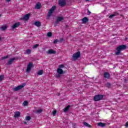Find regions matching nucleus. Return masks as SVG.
Masks as SVG:
<instances>
[{
    "mask_svg": "<svg viewBox=\"0 0 128 128\" xmlns=\"http://www.w3.org/2000/svg\"><path fill=\"white\" fill-rule=\"evenodd\" d=\"M126 49V45H120L116 48L117 52H116V56L120 55V52L122 50H124Z\"/></svg>",
    "mask_w": 128,
    "mask_h": 128,
    "instance_id": "1",
    "label": "nucleus"
},
{
    "mask_svg": "<svg viewBox=\"0 0 128 128\" xmlns=\"http://www.w3.org/2000/svg\"><path fill=\"white\" fill-rule=\"evenodd\" d=\"M80 56V52L78 51L75 52L72 56V60H76Z\"/></svg>",
    "mask_w": 128,
    "mask_h": 128,
    "instance_id": "2",
    "label": "nucleus"
},
{
    "mask_svg": "<svg viewBox=\"0 0 128 128\" xmlns=\"http://www.w3.org/2000/svg\"><path fill=\"white\" fill-rule=\"evenodd\" d=\"M102 98H104V96L102 94H98L94 96V102H100V100H102Z\"/></svg>",
    "mask_w": 128,
    "mask_h": 128,
    "instance_id": "3",
    "label": "nucleus"
},
{
    "mask_svg": "<svg viewBox=\"0 0 128 128\" xmlns=\"http://www.w3.org/2000/svg\"><path fill=\"white\" fill-rule=\"evenodd\" d=\"M54 10H56V6H53L52 8L50 10L48 11V14H47V16L48 18H50L52 16V12L54 11Z\"/></svg>",
    "mask_w": 128,
    "mask_h": 128,
    "instance_id": "4",
    "label": "nucleus"
},
{
    "mask_svg": "<svg viewBox=\"0 0 128 128\" xmlns=\"http://www.w3.org/2000/svg\"><path fill=\"white\" fill-rule=\"evenodd\" d=\"M18 60V57H15V58H10L8 60V62L6 64H7V66H10V64H12L14 63V60Z\"/></svg>",
    "mask_w": 128,
    "mask_h": 128,
    "instance_id": "5",
    "label": "nucleus"
},
{
    "mask_svg": "<svg viewBox=\"0 0 128 128\" xmlns=\"http://www.w3.org/2000/svg\"><path fill=\"white\" fill-rule=\"evenodd\" d=\"M26 86V84H23L22 85H20L17 87L13 88V90L14 92H18V90H22L24 86Z\"/></svg>",
    "mask_w": 128,
    "mask_h": 128,
    "instance_id": "6",
    "label": "nucleus"
},
{
    "mask_svg": "<svg viewBox=\"0 0 128 128\" xmlns=\"http://www.w3.org/2000/svg\"><path fill=\"white\" fill-rule=\"evenodd\" d=\"M64 20V18L62 16H58L56 18V21L55 22V24H60V22H62V20Z\"/></svg>",
    "mask_w": 128,
    "mask_h": 128,
    "instance_id": "7",
    "label": "nucleus"
},
{
    "mask_svg": "<svg viewBox=\"0 0 128 128\" xmlns=\"http://www.w3.org/2000/svg\"><path fill=\"white\" fill-rule=\"evenodd\" d=\"M32 68V62H30L27 66V68L26 70V72H30Z\"/></svg>",
    "mask_w": 128,
    "mask_h": 128,
    "instance_id": "8",
    "label": "nucleus"
},
{
    "mask_svg": "<svg viewBox=\"0 0 128 128\" xmlns=\"http://www.w3.org/2000/svg\"><path fill=\"white\" fill-rule=\"evenodd\" d=\"M104 78L106 80H110V74L108 72H104Z\"/></svg>",
    "mask_w": 128,
    "mask_h": 128,
    "instance_id": "9",
    "label": "nucleus"
},
{
    "mask_svg": "<svg viewBox=\"0 0 128 128\" xmlns=\"http://www.w3.org/2000/svg\"><path fill=\"white\" fill-rule=\"evenodd\" d=\"M58 4L60 6H64L66 5V0H59Z\"/></svg>",
    "mask_w": 128,
    "mask_h": 128,
    "instance_id": "10",
    "label": "nucleus"
},
{
    "mask_svg": "<svg viewBox=\"0 0 128 128\" xmlns=\"http://www.w3.org/2000/svg\"><path fill=\"white\" fill-rule=\"evenodd\" d=\"M30 16V14H28L22 18V20H28Z\"/></svg>",
    "mask_w": 128,
    "mask_h": 128,
    "instance_id": "11",
    "label": "nucleus"
},
{
    "mask_svg": "<svg viewBox=\"0 0 128 128\" xmlns=\"http://www.w3.org/2000/svg\"><path fill=\"white\" fill-rule=\"evenodd\" d=\"M47 54H56V52L50 49L47 52Z\"/></svg>",
    "mask_w": 128,
    "mask_h": 128,
    "instance_id": "12",
    "label": "nucleus"
},
{
    "mask_svg": "<svg viewBox=\"0 0 128 128\" xmlns=\"http://www.w3.org/2000/svg\"><path fill=\"white\" fill-rule=\"evenodd\" d=\"M83 24H86V22H88L90 20L88 17H84L82 19Z\"/></svg>",
    "mask_w": 128,
    "mask_h": 128,
    "instance_id": "13",
    "label": "nucleus"
},
{
    "mask_svg": "<svg viewBox=\"0 0 128 128\" xmlns=\"http://www.w3.org/2000/svg\"><path fill=\"white\" fill-rule=\"evenodd\" d=\"M20 22H16L12 26V28L14 29V28H18V26H20Z\"/></svg>",
    "mask_w": 128,
    "mask_h": 128,
    "instance_id": "14",
    "label": "nucleus"
},
{
    "mask_svg": "<svg viewBox=\"0 0 128 128\" xmlns=\"http://www.w3.org/2000/svg\"><path fill=\"white\" fill-rule=\"evenodd\" d=\"M116 16H118V12H114V14H110L109 16V18H112Z\"/></svg>",
    "mask_w": 128,
    "mask_h": 128,
    "instance_id": "15",
    "label": "nucleus"
},
{
    "mask_svg": "<svg viewBox=\"0 0 128 128\" xmlns=\"http://www.w3.org/2000/svg\"><path fill=\"white\" fill-rule=\"evenodd\" d=\"M20 112H14V118H20Z\"/></svg>",
    "mask_w": 128,
    "mask_h": 128,
    "instance_id": "16",
    "label": "nucleus"
},
{
    "mask_svg": "<svg viewBox=\"0 0 128 128\" xmlns=\"http://www.w3.org/2000/svg\"><path fill=\"white\" fill-rule=\"evenodd\" d=\"M34 24L36 26L40 28V26H42V23H40V22L39 21H37V22H34Z\"/></svg>",
    "mask_w": 128,
    "mask_h": 128,
    "instance_id": "17",
    "label": "nucleus"
},
{
    "mask_svg": "<svg viewBox=\"0 0 128 128\" xmlns=\"http://www.w3.org/2000/svg\"><path fill=\"white\" fill-rule=\"evenodd\" d=\"M83 124L84 126H86V128H92V126H90V124L86 122H83Z\"/></svg>",
    "mask_w": 128,
    "mask_h": 128,
    "instance_id": "18",
    "label": "nucleus"
},
{
    "mask_svg": "<svg viewBox=\"0 0 128 128\" xmlns=\"http://www.w3.org/2000/svg\"><path fill=\"white\" fill-rule=\"evenodd\" d=\"M57 72L59 74H64V70H62L60 68H58L57 69Z\"/></svg>",
    "mask_w": 128,
    "mask_h": 128,
    "instance_id": "19",
    "label": "nucleus"
},
{
    "mask_svg": "<svg viewBox=\"0 0 128 128\" xmlns=\"http://www.w3.org/2000/svg\"><path fill=\"white\" fill-rule=\"evenodd\" d=\"M70 106L68 105L66 108H64L63 109L64 112H68V110H70Z\"/></svg>",
    "mask_w": 128,
    "mask_h": 128,
    "instance_id": "20",
    "label": "nucleus"
},
{
    "mask_svg": "<svg viewBox=\"0 0 128 128\" xmlns=\"http://www.w3.org/2000/svg\"><path fill=\"white\" fill-rule=\"evenodd\" d=\"M40 8H42V4H40V2H38L36 6V8H37V10H40Z\"/></svg>",
    "mask_w": 128,
    "mask_h": 128,
    "instance_id": "21",
    "label": "nucleus"
},
{
    "mask_svg": "<svg viewBox=\"0 0 128 128\" xmlns=\"http://www.w3.org/2000/svg\"><path fill=\"white\" fill-rule=\"evenodd\" d=\"M32 54V50L30 49H27L24 52V54Z\"/></svg>",
    "mask_w": 128,
    "mask_h": 128,
    "instance_id": "22",
    "label": "nucleus"
},
{
    "mask_svg": "<svg viewBox=\"0 0 128 128\" xmlns=\"http://www.w3.org/2000/svg\"><path fill=\"white\" fill-rule=\"evenodd\" d=\"M98 126H102V128H104V126H106V124L100 122L98 123Z\"/></svg>",
    "mask_w": 128,
    "mask_h": 128,
    "instance_id": "23",
    "label": "nucleus"
},
{
    "mask_svg": "<svg viewBox=\"0 0 128 128\" xmlns=\"http://www.w3.org/2000/svg\"><path fill=\"white\" fill-rule=\"evenodd\" d=\"M42 74H44V70H40L38 72V74L39 76H42Z\"/></svg>",
    "mask_w": 128,
    "mask_h": 128,
    "instance_id": "24",
    "label": "nucleus"
},
{
    "mask_svg": "<svg viewBox=\"0 0 128 128\" xmlns=\"http://www.w3.org/2000/svg\"><path fill=\"white\" fill-rule=\"evenodd\" d=\"M36 112L37 114H40L41 112H42V109H40V110H36Z\"/></svg>",
    "mask_w": 128,
    "mask_h": 128,
    "instance_id": "25",
    "label": "nucleus"
},
{
    "mask_svg": "<svg viewBox=\"0 0 128 128\" xmlns=\"http://www.w3.org/2000/svg\"><path fill=\"white\" fill-rule=\"evenodd\" d=\"M52 36V32H48L47 34V36H48V38H50V36Z\"/></svg>",
    "mask_w": 128,
    "mask_h": 128,
    "instance_id": "26",
    "label": "nucleus"
},
{
    "mask_svg": "<svg viewBox=\"0 0 128 128\" xmlns=\"http://www.w3.org/2000/svg\"><path fill=\"white\" fill-rule=\"evenodd\" d=\"M23 104H24V106H28V101H24L23 102Z\"/></svg>",
    "mask_w": 128,
    "mask_h": 128,
    "instance_id": "27",
    "label": "nucleus"
},
{
    "mask_svg": "<svg viewBox=\"0 0 128 128\" xmlns=\"http://www.w3.org/2000/svg\"><path fill=\"white\" fill-rule=\"evenodd\" d=\"M4 78V75H1L0 76V82H2Z\"/></svg>",
    "mask_w": 128,
    "mask_h": 128,
    "instance_id": "28",
    "label": "nucleus"
},
{
    "mask_svg": "<svg viewBox=\"0 0 128 128\" xmlns=\"http://www.w3.org/2000/svg\"><path fill=\"white\" fill-rule=\"evenodd\" d=\"M38 46H40V44H36L35 45H34L33 46V48L34 49V48H38Z\"/></svg>",
    "mask_w": 128,
    "mask_h": 128,
    "instance_id": "29",
    "label": "nucleus"
},
{
    "mask_svg": "<svg viewBox=\"0 0 128 128\" xmlns=\"http://www.w3.org/2000/svg\"><path fill=\"white\" fill-rule=\"evenodd\" d=\"M7 28L8 27L6 26H3L1 28L2 30H6Z\"/></svg>",
    "mask_w": 128,
    "mask_h": 128,
    "instance_id": "30",
    "label": "nucleus"
},
{
    "mask_svg": "<svg viewBox=\"0 0 128 128\" xmlns=\"http://www.w3.org/2000/svg\"><path fill=\"white\" fill-rule=\"evenodd\" d=\"M30 116H26V120H30Z\"/></svg>",
    "mask_w": 128,
    "mask_h": 128,
    "instance_id": "31",
    "label": "nucleus"
},
{
    "mask_svg": "<svg viewBox=\"0 0 128 128\" xmlns=\"http://www.w3.org/2000/svg\"><path fill=\"white\" fill-rule=\"evenodd\" d=\"M56 110L52 112V114H53L54 116H56Z\"/></svg>",
    "mask_w": 128,
    "mask_h": 128,
    "instance_id": "32",
    "label": "nucleus"
},
{
    "mask_svg": "<svg viewBox=\"0 0 128 128\" xmlns=\"http://www.w3.org/2000/svg\"><path fill=\"white\" fill-rule=\"evenodd\" d=\"M59 68H64V64H60L59 65Z\"/></svg>",
    "mask_w": 128,
    "mask_h": 128,
    "instance_id": "33",
    "label": "nucleus"
},
{
    "mask_svg": "<svg viewBox=\"0 0 128 128\" xmlns=\"http://www.w3.org/2000/svg\"><path fill=\"white\" fill-rule=\"evenodd\" d=\"M8 58V56H6L4 57H2V60H6V58Z\"/></svg>",
    "mask_w": 128,
    "mask_h": 128,
    "instance_id": "34",
    "label": "nucleus"
},
{
    "mask_svg": "<svg viewBox=\"0 0 128 128\" xmlns=\"http://www.w3.org/2000/svg\"><path fill=\"white\" fill-rule=\"evenodd\" d=\"M92 14V12H90V10H88V16H90V14Z\"/></svg>",
    "mask_w": 128,
    "mask_h": 128,
    "instance_id": "35",
    "label": "nucleus"
},
{
    "mask_svg": "<svg viewBox=\"0 0 128 128\" xmlns=\"http://www.w3.org/2000/svg\"><path fill=\"white\" fill-rule=\"evenodd\" d=\"M58 39H56L54 40V44H58Z\"/></svg>",
    "mask_w": 128,
    "mask_h": 128,
    "instance_id": "36",
    "label": "nucleus"
},
{
    "mask_svg": "<svg viewBox=\"0 0 128 128\" xmlns=\"http://www.w3.org/2000/svg\"><path fill=\"white\" fill-rule=\"evenodd\" d=\"M125 126H126V128H128V122H126V124H125Z\"/></svg>",
    "mask_w": 128,
    "mask_h": 128,
    "instance_id": "37",
    "label": "nucleus"
},
{
    "mask_svg": "<svg viewBox=\"0 0 128 128\" xmlns=\"http://www.w3.org/2000/svg\"><path fill=\"white\" fill-rule=\"evenodd\" d=\"M72 126H73V128H76V124H75V123H74V124H72Z\"/></svg>",
    "mask_w": 128,
    "mask_h": 128,
    "instance_id": "38",
    "label": "nucleus"
},
{
    "mask_svg": "<svg viewBox=\"0 0 128 128\" xmlns=\"http://www.w3.org/2000/svg\"><path fill=\"white\" fill-rule=\"evenodd\" d=\"M107 86H110V84L108 83Z\"/></svg>",
    "mask_w": 128,
    "mask_h": 128,
    "instance_id": "39",
    "label": "nucleus"
},
{
    "mask_svg": "<svg viewBox=\"0 0 128 128\" xmlns=\"http://www.w3.org/2000/svg\"><path fill=\"white\" fill-rule=\"evenodd\" d=\"M10 0H6V2H10Z\"/></svg>",
    "mask_w": 128,
    "mask_h": 128,
    "instance_id": "40",
    "label": "nucleus"
},
{
    "mask_svg": "<svg viewBox=\"0 0 128 128\" xmlns=\"http://www.w3.org/2000/svg\"><path fill=\"white\" fill-rule=\"evenodd\" d=\"M60 74H58V76H57V78H60Z\"/></svg>",
    "mask_w": 128,
    "mask_h": 128,
    "instance_id": "41",
    "label": "nucleus"
},
{
    "mask_svg": "<svg viewBox=\"0 0 128 128\" xmlns=\"http://www.w3.org/2000/svg\"><path fill=\"white\" fill-rule=\"evenodd\" d=\"M24 124H27V123L26 122H24Z\"/></svg>",
    "mask_w": 128,
    "mask_h": 128,
    "instance_id": "42",
    "label": "nucleus"
},
{
    "mask_svg": "<svg viewBox=\"0 0 128 128\" xmlns=\"http://www.w3.org/2000/svg\"><path fill=\"white\" fill-rule=\"evenodd\" d=\"M62 40H63L62 38V39L60 40L61 42H62Z\"/></svg>",
    "mask_w": 128,
    "mask_h": 128,
    "instance_id": "43",
    "label": "nucleus"
},
{
    "mask_svg": "<svg viewBox=\"0 0 128 128\" xmlns=\"http://www.w3.org/2000/svg\"><path fill=\"white\" fill-rule=\"evenodd\" d=\"M0 40H2V38L1 37H0Z\"/></svg>",
    "mask_w": 128,
    "mask_h": 128,
    "instance_id": "44",
    "label": "nucleus"
},
{
    "mask_svg": "<svg viewBox=\"0 0 128 128\" xmlns=\"http://www.w3.org/2000/svg\"><path fill=\"white\" fill-rule=\"evenodd\" d=\"M0 16H2V15L0 14Z\"/></svg>",
    "mask_w": 128,
    "mask_h": 128,
    "instance_id": "45",
    "label": "nucleus"
},
{
    "mask_svg": "<svg viewBox=\"0 0 128 128\" xmlns=\"http://www.w3.org/2000/svg\"><path fill=\"white\" fill-rule=\"evenodd\" d=\"M126 38V40H128V38Z\"/></svg>",
    "mask_w": 128,
    "mask_h": 128,
    "instance_id": "46",
    "label": "nucleus"
},
{
    "mask_svg": "<svg viewBox=\"0 0 128 128\" xmlns=\"http://www.w3.org/2000/svg\"><path fill=\"white\" fill-rule=\"evenodd\" d=\"M54 26H56V24H54Z\"/></svg>",
    "mask_w": 128,
    "mask_h": 128,
    "instance_id": "47",
    "label": "nucleus"
}]
</instances>
